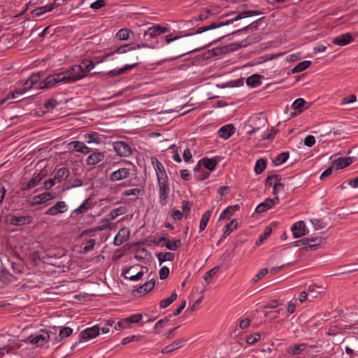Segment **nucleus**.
Instances as JSON below:
<instances>
[{
    "label": "nucleus",
    "instance_id": "nucleus-1",
    "mask_svg": "<svg viewBox=\"0 0 358 358\" xmlns=\"http://www.w3.org/2000/svg\"><path fill=\"white\" fill-rule=\"evenodd\" d=\"M64 78V83H73L85 77L83 73L82 67L74 65L64 71L61 72Z\"/></svg>",
    "mask_w": 358,
    "mask_h": 358
},
{
    "label": "nucleus",
    "instance_id": "nucleus-2",
    "mask_svg": "<svg viewBox=\"0 0 358 358\" xmlns=\"http://www.w3.org/2000/svg\"><path fill=\"white\" fill-rule=\"evenodd\" d=\"M322 243V238L320 236L308 237L295 242L296 246L303 245L307 251L317 250Z\"/></svg>",
    "mask_w": 358,
    "mask_h": 358
},
{
    "label": "nucleus",
    "instance_id": "nucleus-3",
    "mask_svg": "<svg viewBox=\"0 0 358 358\" xmlns=\"http://www.w3.org/2000/svg\"><path fill=\"white\" fill-rule=\"evenodd\" d=\"M157 184L159 186V197L160 204L162 206H165L167 203V198L170 192L169 178L157 179Z\"/></svg>",
    "mask_w": 358,
    "mask_h": 358
},
{
    "label": "nucleus",
    "instance_id": "nucleus-4",
    "mask_svg": "<svg viewBox=\"0 0 358 358\" xmlns=\"http://www.w3.org/2000/svg\"><path fill=\"white\" fill-rule=\"evenodd\" d=\"M132 170L127 167H119L113 171L108 176L110 182H116L129 178L132 173Z\"/></svg>",
    "mask_w": 358,
    "mask_h": 358
},
{
    "label": "nucleus",
    "instance_id": "nucleus-5",
    "mask_svg": "<svg viewBox=\"0 0 358 358\" xmlns=\"http://www.w3.org/2000/svg\"><path fill=\"white\" fill-rule=\"evenodd\" d=\"M64 78L60 73H55L46 77L43 80H41L38 89H48L55 87L57 84L63 83Z\"/></svg>",
    "mask_w": 358,
    "mask_h": 358
},
{
    "label": "nucleus",
    "instance_id": "nucleus-6",
    "mask_svg": "<svg viewBox=\"0 0 358 358\" xmlns=\"http://www.w3.org/2000/svg\"><path fill=\"white\" fill-rule=\"evenodd\" d=\"M241 19H242V17H241L240 15L238 14L234 18L228 20L226 22H212L209 25L199 27L196 29L195 34H201V33L208 31V30L219 28V27H223L225 25H229L230 24L234 23V22H236Z\"/></svg>",
    "mask_w": 358,
    "mask_h": 358
},
{
    "label": "nucleus",
    "instance_id": "nucleus-7",
    "mask_svg": "<svg viewBox=\"0 0 358 358\" xmlns=\"http://www.w3.org/2000/svg\"><path fill=\"white\" fill-rule=\"evenodd\" d=\"M146 46H148V45H147L134 44V43L124 44L123 45H121L118 48H117L115 51L112 52L111 53L104 55L103 56L101 57V58L100 59H98L97 62L99 63V62H103L106 61V59L109 56H110L115 53H118V54L125 53L128 51L134 50L136 49L142 48V47H146Z\"/></svg>",
    "mask_w": 358,
    "mask_h": 358
},
{
    "label": "nucleus",
    "instance_id": "nucleus-8",
    "mask_svg": "<svg viewBox=\"0 0 358 358\" xmlns=\"http://www.w3.org/2000/svg\"><path fill=\"white\" fill-rule=\"evenodd\" d=\"M113 148L117 155L120 157H129L133 154L131 146L124 141H120L114 142Z\"/></svg>",
    "mask_w": 358,
    "mask_h": 358
},
{
    "label": "nucleus",
    "instance_id": "nucleus-9",
    "mask_svg": "<svg viewBox=\"0 0 358 358\" xmlns=\"http://www.w3.org/2000/svg\"><path fill=\"white\" fill-rule=\"evenodd\" d=\"M41 73H32L29 78L24 83L23 87L20 89V93L24 94L29 90L35 87L38 89L39 83H41Z\"/></svg>",
    "mask_w": 358,
    "mask_h": 358
},
{
    "label": "nucleus",
    "instance_id": "nucleus-10",
    "mask_svg": "<svg viewBox=\"0 0 358 358\" xmlns=\"http://www.w3.org/2000/svg\"><path fill=\"white\" fill-rule=\"evenodd\" d=\"M6 221L11 225L23 226L33 222V217L30 215L16 216L15 215H8L6 217Z\"/></svg>",
    "mask_w": 358,
    "mask_h": 358
},
{
    "label": "nucleus",
    "instance_id": "nucleus-11",
    "mask_svg": "<svg viewBox=\"0 0 358 358\" xmlns=\"http://www.w3.org/2000/svg\"><path fill=\"white\" fill-rule=\"evenodd\" d=\"M68 207L64 201H58L52 206L50 207L45 212V215L55 216L60 213H64L67 211Z\"/></svg>",
    "mask_w": 358,
    "mask_h": 358
},
{
    "label": "nucleus",
    "instance_id": "nucleus-12",
    "mask_svg": "<svg viewBox=\"0 0 358 358\" xmlns=\"http://www.w3.org/2000/svg\"><path fill=\"white\" fill-rule=\"evenodd\" d=\"M100 328L97 326H93L90 328H87L80 333V338L84 341H88L97 336L99 334Z\"/></svg>",
    "mask_w": 358,
    "mask_h": 358
},
{
    "label": "nucleus",
    "instance_id": "nucleus-13",
    "mask_svg": "<svg viewBox=\"0 0 358 358\" xmlns=\"http://www.w3.org/2000/svg\"><path fill=\"white\" fill-rule=\"evenodd\" d=\"M194 178L196 180L203 181L207 179L210 173L202 166L201 161H199L194 168Z\"/></svg>",
    "mask_w": 358,
    "mask_h": 358
},
{
    "label": "nucleus",
    "instance_id": "nucleus-14",
    "mask_svg": "<svg viewBox=\"0 0 358 358\" xmlns=\"http://www.w3.org/2000/svg\"><path fill=\"white\" fill-rule=\"evenodd\" d=\"M69 148L72 151L79 152L83 154H89L92 152V148L87 147L85 143L81 141H72L69 143Z\"/></svg>",
    "mask_w": 358,
    "mask_h": 358
},
{
    "label": "nucleus",
    "instance_id": "nucleus-15",
    "mask_svg": "<svg viewBox=\"0 0 358 358\" xmlns=\"http://www.w3.org/2000/svg\"><path fill=\"white\" fill-rule=\"evenodd\" d=\"M50 338V334L45 330H41V334L34 336H30L29 341L32 344H35L36 346H42L44 345Z\"/></svg>",
    "mask_w": 358,
    "mask_h": 358
},
{
    "label": "nucleus",
    "instance_id": "nucleus-16",
    "mask_svg": "<svg viewBox=\"0 0 358 358\" xmlns=\"http://www.w3.org/2000/svg\"><path fill=\"white\" fill-rule=\"evenodd\" d=\"M105 158V154L103 152L96 151L91 153L86 159V164L88 166H95Z\"/></svg>",
    "mask_w": 358,
    "mask_h": 358
},
{
    "label": "nucleus",
    "instance_id": "nucleus-17",
    "mask_svg": "<svg viewBox=\"0 0 358 358\" xmlns=\"http://www.w3.org/2000/svg\"><path fill=\"white\" fill-rule=\"evenodd\" d=\"M138 38L139 40L142 41L143 42L141 43H138L139 45H147L150 46H146V48H152L154 49L156 48L157 45L158 44V41H152V37L150 36L148 30H145L143 36H141V34L139 33L138 34Z\"/></svg>",
    "mask_w": 358,
    "mask_h": 358
},
{
    "label": "nucleus",
    "instance_id": "nucleus-18",
    "mask_svg": "<svg viewBox=\"0 0 358 358\" xmlns=\"http://www.w3.org/2000/svg\"><path fill=\"white\" fill-rule=\"evenodd\" d=\"M44 175L42 173H38L36 176L30 179L27 182L22 184L21 190L27 191L31 189L38 185L43 180Z\"/></svg>",
    "mask_w": 358,
    "mask_h": 358
},
{
    "label": "nucleus",
    "instance_id": "nucleus-19",
    "mask_svg": "<svg viewBox=\"0 0 358 358\" xmlns=\"http://www.w3.org/2000/svg\"><path fill=\"white\" fill-rule=\"evenodd\" d=\"M186 341H187V339H185V338H179V339L173 341V343H170L169 345H166V347H164L162 350V353L164 354V355L171 353V352L180 348L181 347H182Z\"/></svg>",
    "mask_w": 358,
    "mask_h": 358
},
{
    "label": "nucleus",
    "instance_id": "nucleus-20",
    "mask_svg": "<svg viewBox=\"0 0 358 358\" xmlns=\"http://www.w3.org/2000/svg\"><path fill=\"white\" fill-rule=\"evenodd\" d=\"M151 161L156 172L157 178L162 179L164 178H168L164 165L157 158H152Z\"/></svg>",
    "mask_w": 358,
    "mask_h": 358
},
{
    "label": "nucleus",
    "instance_id": "nucleus-21",
    "mask_svg": "<svg viewBox=\"0 0 358 358\" xmlns=\"http://www.w3.org/2000/svg\"><path fill=\"white\" fill-rule=\"evenodd\" d=\"M292 231L295 238L305 236L306 234L305 222L303 221L295 222L292 227Z\"/></svg>",
    "mask_w": 358,
    "mask_h": 358
},
{
    "label": "nucleus",
    "instance_id": "nucleus-22",
    "mask_svg": "<svg viewBox=\"0 0 358 358\" xmlns=\"http://www.w3.org/2000/svg\"><path fill=\"white\" fill-rule=\"evenodd\" d=\"M353 41V38L350 33L342 34L332 40V43L339 46H344Z\"/></svg>",
    "mask_w": 358,
    "mask_h": 358
},
{
    "label": "nucleus",
    "instance_id": "nucleus-23",
    "mask_svg": "<svg viewBox=\"0 0 358 358\" xmlns=\"http://www.w3.org/2000/svg\"><path fill=\"white\" fill-rule=\"evenodd\" d=\"M235 131L236 128L234 126L231 124H229L220 128L217 131V134L219 137L223 139H228L235 133Z\"/></svg>",
    "mask_w": 358,
    "mask_h": 358
},
{
    "label": "nucleus",
    "instance_id": "nucleus-24",
    "mask_svg": "<svg viewBox=\"0 0 358 358\" xmlns=\"http://www.w3.org/2000/svg\"><path fill=\"white\" fill-rule=\"evenodd\" d=\"M353 162L352 158L350 157H338L334 161H332V164L336 166V169H344Z\"/></svg>",
    "mask_w": 358,
    "mask_h": 358
},
{
    "label": "nucleus",
    "instance_id": "nucleus-25",
    "mask_svg": "<svg viewBox=\"0 0 358 358\" xmlns=\"http://www.w3.org/2000/svg\"><path fill=\"white\" fill-rule=\"evenodd\" d=\"M149 31L150 36L152 37L153 39L156 38L158 36L166 33L169 31V29L166 26H161L160 24H156L152 27H150L148 29Z\"/></svg>",
    "mask_w": 358,
    "mask_h": 358
},
{
    "label": "nucleus",
    "instance_id": "nucleus-26",
    "mask_svg": "<svg viewBox=\"0 0 358 358\" xmlns=\"http://www.w3.org/2000/svg\"><path fill=\"white\" fill-rule=\"evenodd\" d=\"M275 205V199H266L264 202L259 203L255 209L257 213H264Z\"/></svg>",
    "mask_w": 358,
    "mask_h": 358
},
{
    "label": "nucleus",
    "instance_id": "nucleus-27",
    "mask_svg": "<svg viewBox=\"0 0 358 358\" xmlns=\"http://www.w3.org/2000/svg\"><path fill=\"white\" fill-rule=\"evenodd\" d=\"M138 65L137 63L132 64H127L124 66L123 67L119 69H113L107 73V75L108 77L112 78L117 76H119L120 74H123L127 71H130L135 68Z\"/></svg>",
    "mask_w": 358,
    "mask_h": 358
},
{
    "label": "nucleus",
    "instance_id": "nucleus-28",
    "mask_svg": "<svg viewBox=\"0 0 358 358\" xmlns=\"http://www.w3.org/2000/svg\"><path fill=\"white\" fill-rule=\"evenodd\" d=\"M70 176V171L66 167H62L57 170L55 173L54 178L57 183L66 180Z\"/></svg>",
    "mask_w": 358,
    "mask_h": 358
},
{
    "label": "nucleus",
    "instance_id": "nucleus-29",
    "mask_svg": "<svg viewBox=\"0 0 358 358\" xmlns=\"http://www.w3.org/2000/svg\"><path fill=\"white\" fill-rule=\"evenodd\" d=\"M155 280L154 278L150 279L149 281L145 282L143 285L139 287L135 290L138 294H145L150 292L155 287Z\"/></svg>",
    "mask_w": 358,
    "mask_h": 358
},
{
    "label": "nucleus",
    "instance_id": "nucleus-30",
    "mask_svg": "<svg viewBox=\"0 0 358 358\" xmlns=\"http://www.w3.org/2000/svg\"><path fill=\"white\" fill-rule=\"evenodd\" d=\"M124 213V212L122 207H119L115 209H113L100 222L103 223L112 221L114 219H115L117 216L122 215Z\"/></svg>",
    "mask_w": 358,
    "mask_h": 358
},
{
    "label": "nucleus",
    "instance_id": "nucleus-31",
    "mask_svg": "<svg viewBox=\"0 0 358 358\" xmlns=\"http://www.w3.org/2000/svg\"><path fill=\"white\" fill-rule=\"evenodd\" d=\"M59 4H57L55 2L52 3L45 5L44 6H41L33 10V13L36 16H40L41 15L47 12L52 11L54 8H57Z\"/></svg>",
    "mask_w": 358,
    "mask_h": 358
},
{
    "label": "nucleus",
    "instance_id": "nucleus-32",
    "mask_svg": "<svg viewBox=\"0 0 358 358\" xmlns=\"http://www.w3.org/2000/svg\"><path fill=\"white\" fill-rule=\"evenodd\" d=\"M202 166L207 169L210 173L215 170L217 161L215 158H203L201 159Z\"/></svg>",
    "mask_w": 358,
    "mask_h": 358
},
{
    "label": "nucleus",
    "instance_id": "nucleus-33",
    "mask_svg": "<svg viewBox=\"0 0 358 358\" xmlns=\"http://www.w3.org/2000/svg\"><path fill=\"white\" fill-rule=\"evenodd\" d=\"M307 346L308 345L306 343L290 345L287 349V352L292 355H297L304 351Z\"/></svg>",
    "mask_w": 358,
    "mask_h": 358
},
{
    "label": "nucleus",
    "instance_id": "nucleus-34",
    "mask_svg": "<svg viewBox=\"0 0 358 358\" xmlns=\"http://www.w3.org/2000/svg\"><path fill=\"white\" fill-rule=\"evenodd\" d=\"M307 103L302 98H299L296 99L292 103V108L296 111L295 113H292L291 116H294L296 113H301L303 110V106Z\"/></svg>",
    "mask_w": 358,
    "mask_h": 358
},
{
    "label": "nucleus",
    "instance_id": "nucleus-35",
    "mask_svg": "<svg viewBox=\"0 0 358 358\" xmlns=\"http://www.w3.org/2000/svg\"><path fill=\"white\" fill-rule=\"evenodd\" d=\"M73 333V329L69 327H64L59 330L58 336L55 337L57 343L62 341L63 339L70 336Z\"/></svg>",
    "mask_w": 358,
    "mask_h": 358
},
{
    "label": "nucleus",
    "instance_id": "nucleus-36",
    "mask_svg": "<svg viewBox=\"0 0 358 358\" xmlns=\"http://www.w3.org/2000/svg\"><path fill=\"white\" fill-rule=\"evenodd\" d=\"M182 245L181 241L180 239H174L173 241L167 240L164 243L162 246L166 247L168 250H176L178 249Z\"/></svg>",
    "mask_w": 358,
    "mask_h": 358
},
{
    "label": "nucleus",
    "instance_id": "nucleus-37",
    "mask_svg": "<svg viewBox=\"0 0 358 358\" xmlns=\"http://www.w3.org/2000/svg\"><path fill=\"white\" fill-rule=\"evenodd\" d=\"M246 84L252 87H257L262 84L261 76L258 74H254L249 76L246 80Z\"/></svg>",
    "mask_w": 358,
    "mask_h": 358
},
{
    "label": "nucleus",
    "instance_id": "nucleus-38",
    "mask_svg": "<svg viewBox=\"0 0 358 358\" xmlns=\"http://www.w3.org/2000/svg\"><path fill=\"white\" fill-rule=\"evenodd\" d=\"M79 66L82 67L83 73H85L86 77L87 73L94 68L95 64L92 60L84 59Z\"/></svg>",
    "mask_w": 358,
    "mask_h": 358
},
{
    "label": "nucleus",
    "instance_id": "nucleus-39",
    "mask_svg": "<svg viewBox=\"0 0 358 358\" xmlns=\"http://www.w3.org/2000/svg\"><path fill=\"white\" fill-rule=\"evenodd\" d=\"M157 257L159 260V264L161 265L166 261H173L174 259L175 255L170 252H159L157 254Z\"/></svg>",
    "mask_w": 358,
    "mask_h": 358
},
{
    "label": "nucleus",
    "instance_id": "nucleus-40",
    "mask_svg": "<svg viewBox=\"0 0 358 358\" xmlns=\"http://www.w3.org/2000/svg\"><path fill=\"white\" fill-rule=\"evenodd\" d=\"M91 208V202L89 199H85L83 203L73 211V213L83 214Z\"/></svg>",
    "mask_w": 358,
    "mask_h": 358
},
{
    "label": "nucleus",
    "instance_id": "nucleus-41",
    "mask_svg": "<svg viewBox=\"0 0 358 358\" xmlns=\"http://www.w3.org/2000/svg\"><path fill=\"white\" fill-rule=\"evenodd\" d=\"M13 279V275L6 269H1L0 271V280L4 284L12 282Z\"/></svg>",
    "mask_w": 358,
    "mask_h": 358
},
{
    "label": "nucleus",
    "instance_id": "nucleus-42",
    "mask_svg": "<svg viewBox=\"0 0 358 358\" xmlns=\"http://www.w3.org/2000/svg\"><path fill=\"white\" fill-rule=\"evenodd\" d=\"M238 222L236 220H232L229 223L227 224L224 227L223 236L226 238L229 236L234 229H236Z\"/></svg>",
    "mask_w": 358,
    "mask_h": 358
},
{
    "label": "nucleus",
    "instance_id": "nucleus-43",
    "mask_svg": "<svg viewBox=\"0 0 358 358\" xmlns=\"http://www.w3.org/2000/svg\"><path fill=\"white\" fill-rule=\"evenodd\" d=\"M84 138L88 143H95L99 144L101 142V138H99V135L97 132L86 134L84 135Z\"/></svg>",
    "mask_w": 358,
    "mask_h": 358
},
{
    "label": "nucleus",
    "instance_id": "nucleus-44",
    "mask_svg": "<svg viewBox=\"0 0 358 358\" xmlns=\"http://www.w3.org/2000/svg\"><path fill=\"white\" fill-rule=\"evenodd\" d=\"M310 64H311L310 61L306 60V61L301 62L296 66H295L294 67V69L292 70V72L293 73L301 72V71L307 69L310 66Z\"/></svg>",
    "mask_w": 358,
    "mask_h": 358
},
{
    "label": "nucleus",
    "instance_id": "nucleus-45",
    "mask_svg": "<svg viewBox=\"0 0 358 358\" xmlns=\"http://www.w3.org/2000/svg\"><path fill=\"white\" fill-rule=\"evenodd\" d=\"M177 299V294L174 292L171 294V295L164 299H162L159 302V306L161 308H165L171 305L174 301Z\"/></svg>",
    "mask_w": 358,
    "mask_h": 358
},
{
    "label": "nucleus",
    "instance_id": "nucleus-46",
    "mask_svg": "<svg viewBox=\"0 0 358 358\" xmlns=\"http://www.w3.org/2000/svg\"><path fill=\"white\" fill-rule=\"evenodd\" d=\"M266 167V162L265 159L260 158L256 161L255 166V172L257 174H261Z\"/></svg>",
    "mask_w": 358,
    "mask_h": 358
},
{
    "label": "nucleus",
    "instance_id": "nucleus-47",
    "mask_svg": "<svg viewBox=\"0 0 358 358\" xmlns=\"http://www.w3.org/2000/svg\"><path fill=\"white\" fill-rule=\"evenodd\" d=\"M210 215H211V212L210 210H208L203 214L201 221H200V224H199L200 231H202L206 229V227L208 224V222L209 221Z\"/></svg>",
    "mask_w": 358,
    "mask_h": 358
},
{
    "label": "nucleus",
    "instance_id": "nucleus-48",
    "mask_svg": "<svg viewBox=\"0 0 358 358\" xmlns=\"http://www.w3.org/2000/svg\"><path fill=\"white\" fill-rule=\"evenodd\" d=\"M289 156V152H281L280 154L278 155L273 159L274 164L278 166L285 163L288 159Z\"/></svg>",
    "mask_w": 358,
    "mask_h": 358
},
{
    "label": "nucleus",
    "instance_id": "nucleus-49",
    "mask_svg": "<svg viewBox=\"0 0 358 358\" xmlns=\"http://www.w3.org/2000/svg\"><path fill=\"white\" fill-rule=\"evenodd\" d=\"M319 289L320 287L315 285L309 286L308 289V293L310 301H313L320 295V291Z\"/></svg>",
    "mask_w": 358,
    "mask_h": 358
},
{
    "label": "nucleus",
    "instance_id": "nucleus-50",
    "mask_svg": "<svg viewBox=\"0 0 358 358\" xmlns=\"http://www.w3.org/2000/svg\"><path fill=\"white\" fill-rule=\"evenodd\" d=\"M264 17H261V18L257 20L256 21L252 22L249 25L245 26L243 28H241V29H237V30L233 31L231 34H232V35L237 34L238 33H239L241 31H243L248 30L250 27H252V28H254V29H257V27H258L259 22L260 21H262V20H264Z\"/></svg>",
    "mask_w": 358,
    "mask_h": 358
},
{
    "label": "nucleus",
    "instance_id": "nucleus-51",
    "mask_svg": "<svg viewBox=\"0 0 358 358\" xmlns=\"http://www.w3.org/2000/svg\"><path fill=\"white\" fill-rule=\"evenodd\" d=\"M131 31L127 28H123L118 31L116 34V37L121 41H126L129 39L130 33Z\"/></svg>",
    "mask_w": 358,
    "mask_h": 358
},
{
    "label": "nucleus",
    "instance_id": "nucleus-52",
    "mask_svg": "<svg viewBox=\"0 0 358 358\" xmlns=\"http://www.w3.org/2000/svg\"><path fill=\"white\" fill-rule=\"evenodd\" d=\"M272 228L270 227H266L264 229V231L262 234L260 235L259 238L256 242V245H259L263 243V241L266 239L271 234Z\"/></svg>",
    "mask_w": 358,
    "mask_h": 358
},
{
    "label": "nucleus",
    "instance_id": "nucleus-53",
    "mask_svg": "<svg viewBox=\"0 0 358 358\" xmlns=\"http://www.w3.org/2000/svg\"><path fill=\"white\" fill-rule=\"evenodd\" d=\"M148 255V252L144 249L138 250L135 253V258L141 262H143L146 259V256Z\"/></svg>",
    "mask_w": 358,
    "mask_h": 358
},
{
    "label": "nucleus",
    "instance_id": "nucleus-54",
    "mask_svg": "<svg viewBox=\"0 0 358 358\" xmlns=\"http://www.w3.org/2000/svg\"><path fill=\"white\" fill-rule=\"evenodd\" d=\"M143 269H145L146 271H148L147 267H142L141 271H138L136 274H134L132 275H125L124 277H125V278H128L131 281L138 280L142 278V277L143 276V275L145 273V272L143 271Z\"/></svg>",
    "mask_w": 358,
    "mask_h": 358
},
{
    "label": "nucleus",
    "instance_id": "nucleus-55",
    "mask_svg": "<svg viewBox=\"0 0 358 358\" xmlns=\"http://www.w3.org/2000/svg\"><path fill=\"white\" fill-rule=\"evenodd\" d=\"M143 318V315L141 313L134 314L129 317L125 318L128 325L131 323H138Z\"/></svg>",
    "mask_w": 358,
    "mask_h": 358
},
{
    "label": "nucleus",
    "instance_id": "nucleus-56",
    "mask_svg": "<svg viewBox=\"0 0 358 358\" xmlns=\"http://www.w3.org/2000/svg\"><path fill=\"white\" fill-rule=\"evenodd\" d=\"M218 271H219L218 266H215L213 268H211L210 271H208V272H206L205 273V275L203 276L204 280L206 282H209L210 279L212 278V277L213 275H215V273H217Z\"/></svg>",
    "mask_w": 358,
    "mask_h": 358
},
{
    "label": "nucleus",
    "instance_id": "nucleus-57",
    "mask_svg": "<svg viewBox=\"0 0 358 358\" xmlns=\"http://www.w3.org/2000/svg\"><path fill=\"white\" fill-rule=\"evenodd\" d=\"M285 185L282 182H275L273 183V194L275 195V199L278 200V197L277 196L278 192L281 189H283Z\"/></svg>",
    "mask_w": 358,
    "mask_h": 358
},
{
    "label": "nucleus",
    "instance_id": "nucleus-58",
    "mask_svg": "<svg viewBox=\"0 0 358 358\" xmlns=\"http://www.w3.org/2000/svg\"><path fill=\"white\" fill-rule=\"evenodd\" d=\"M260 14H262V12H260L259 10H244L239 13L240 16L242 17V19L248 17L254 16V15H258Z\"/></svg>",
    "mask_w": 358,
    "mask_h": 358
},
{
    "label": "nucleus",
    "instance_id": "nucleus-59",
    "mask_svg": "<svg viewBox=\"0 0 358 358\" xmlns=\"http://www.w3.org/2000/svg\"><path fill=\"white\" fill-rule=\"evenodd\" d=\"M268 273V269L266 268H262L259 270V271L255 275V277L252 278V281L255 282H257L263 277H264Z\"/></svg>",
    "mask_w": 358,
    "mask_h": 358
},
{
    "label": "nucleus",
    "instance_id": "nucleus-60",
    "mask_svg": "<svg viewBox=\"0 0 358 358\" xmlns=\"http://www.w3.org/2000/svg\"><path fill=\"white\" fill-rule=\"evenodd\" d=\"M357 100V96L355 94H352L348 96L343 97L341 100V104L345 105L347 103H352L355 102Z\"/></svg>",
    "mask_w": 358,
    "mask_h": 358
},
{
    "label": "nucleus",
    "instance_id": "nucleus-61",
    "mask_svg": "<svg viewBox=\"0 0 358 358\" xmlns=\"http://www.w3.org/2000/svg\"><path fill=\"white\" fill-rule=\"evenodd\" d=\"M141 190L140 189L134 188V189L124 190L122 194L124 196H129L131 195L138 196L141 194Z\"/></svg>",
    "mask_w": 358,
    "mask_h": 358
},
{
    "label": "nucleus",
    "instance_id": "nucleus-62",
    "mask_svg": "<svg viewBox=\"0 0 358 358\" xmlns=\"http://www.w3.org/2000/svg\"><path fill=\"white\" fill-rule=\"evenodd\" d=\"M127 241V238L124 236H120V231L118 232V234L115 236L113 243L116 246L121 245L122 243H124Z\"/></svg>",
    "mask_w": 358,
    "mask_h": 358
},
{
    "label": "nucleus",
    "instance_id": "nucleus-63",
    "mask_svg": "<svg viewBox=\"0 0 358 358\" xmlns=\"http://www.w3.org/2000/svg\"><path fill=\"white\" fill-rule=\"evenodd\" d=\"M260 334L258 333L253 334L246 338V342L248 344H254L260 339Z\"/></svg>",
    "mask_w": 358,
    "mask_h": 358
},
{
    "label": "nucleus",
    "instance_id": "nucleus-64",
    "mask_svg": "<svg viewBox=\"0 0 358 358\" xmlns=\"http://www.w3.org/2000/svg\"><path fill=\"white\" fill-rule=\"evenodd\" d=\"M106 6V0H96L91 3L90 8L94 10H98Z\"/></svg>",
    "mask_w": 358,
    "mask_h": 358
}]
</instances>
